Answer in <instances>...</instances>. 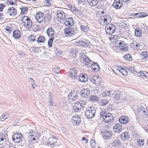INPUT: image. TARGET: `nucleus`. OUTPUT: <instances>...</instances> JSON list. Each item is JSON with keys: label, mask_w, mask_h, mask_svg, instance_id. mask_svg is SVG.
Returning a JSON list of instances; mask_svg holds the SVG:
<instances>
[{"label": "nucleus", "mask_w": 148, "mask_h": 148, "mask_svg": "<svg viewBox=\"0 0 148 148\" xmlns=\"http://www.w3.org/2000/svg\"><path fill=\"white\" fill-rule=\"evenodd\" d=\"M68 97L70 101H74L76 100L77 98V96L75 91L70 93L68 95Z\"/></svg>", "instance_id": "nucleus-14"}, {"label": "nucleus", "mask_w": 148, "mask_h": 148, "mask_svg": "<svg viewBox=\"0 0 148 148\" xmlns=\"http://www.w3.org/2000/svg\"><path fill=\"white\" fill-rule=\"evenodd\" d=\"M115 47L122 51L125 52L127 51L128 48L126 46L125 42L122 40L116 41L115 44Z\"/></svg>", "instance_id": "nucleus-1"}, {"label": "nucleus", "mask_w": 148, "mask_h": 148, "mask_svg": "<svg viewBox=\"0 0 148 148\" xmlns=\"http://www.w3.org/2000/svg\"><path fill=\"white\" fill-rule=\"evenodd\" d=\"M96 113V109L93 106L90 107L88 110H86L85 111L86 115L88 119H91L93 118Z\"/></svg>", "instance_id": "nucleus-2"}, {"label": "nucleus", "mask_w": 148, "mask_h": 148, "mask_svg": "<svg viewBox=\"0 0 148 148\" xmlns=\"http://www.w3.org/2000/svg\"><path fill=\"white\" fill-rule=\"evenodd\" d=\"M108 103V101L106 100H101L100 102V105L101 106H106V104Z\"/></svg>", "instance_id": "nucleus-46"}, {"label": "nucleus", "mask_w": 148, "mask_h": 148, "mask_svg": "<svg viewBox=\"0 0 148 148\" xmlns=\"http://www.w3.org/2000/svg\"><path fill=\"white\" fill-rule=\"evenodd\" d=\"M65 33L66 36H70L72 35H74L78 32V30L71 27L66 28L65 29Z\"/></svg>", "instance_id": "nucleus-6"}, {"label": "nucleus", "mask_w": 148, "mask_h": 148, "mask_svg": "<svg viewBox=\"0 0 148 148\" xmlns=\"http://www.w3.org/2000/svg\"><path fill=\"white\" fill-rule=\"evenodd\" d=\"M103 23L105 24H107L108 22L110 21L111 20L110 17L108 15H105L103 16Z\"/></svg>", "instance_id": "nucleus-30"}, {"label": "nucleus", "mask_w": 148, "mask_h": 148, "mask_svg": "<svg viewBox=\"0 0 148 148\" xmlns=\"http://www.w3.org/2000/svg\"><path fill=\"white\" fill-rule=\"evenodd\" d=\"M100 120L102 119L105 120H113V116L110 113H105V112L102 111L100 114Z\"/></svg>", "instance_id": "nucleus-4"}, {"label": "nucleus", "mask_w": 148, "mask_h": 148, "mask_svg": "<svg viewBox=\"0 0 148 148\" xmlns=\"http://www.w3.org/2000/svg\"><path fill=\"white\" fill-rule=\"evenodd\" d=\"M46 33L47 35L49 37H53L54 35V31L53 28L51 27L48 28L47 30Z\"/></svg>", "instance_id": "nucleus-20"}, {"label": "nucleus", "mask_w": 148, "mask_h": 148, "mask_svg": "<svg viewBox=\"0 0 148 148\" xmlns=\"http://www.w3.org/2000/svg\"><path fill=\"white\" fill-rule=\"evenodd\" d=\"M118 93H115L114 96V99L116 100L117 101L120 100L121 99V93L118 91L117 92Z\"/></svg>", "instance_id": "nucleus-42"}, {"label": "nucleus", "mask_w": 148, "mask_h": 148, "mask_svg": "<svg viewBox=\"0 0 148 148\" xmlns=\"http://www.w3.org/2000/svg\"><path fill=\"white\" fill-rule=\"evenodd\" d=\"M129 118L127 116H123L120 118L119 120H128Z\"/></svg>", "instance_id": "nucleus-54"}, {"label": "nucleus", "mask_w": 148, "mask_h": 148, "mask_svg": "<svg viewBox=\"0 0 148 148\" xmlns=\"http://www.w3.org/2000/svg\"><path fill=\"white\" fill-rule=\"evenodd\" d=\"M51 106H56V104L55 102L53 101L52 99H50L48 102Z\"/></svg>", "instance_id": "nucleus-60"}, {"label": "nucleus", "mask_w": 148, "mask_h": 148, "mask_svg": "<svg viewBox=\"0 0 148 148\" xmlns=\"http://www.w3.org/2000/svg\"><path fill=\"white\" fill-rule=\"evenodd\" d=\"M123 4V3L120 1V0H115L113 4V6L115 8L117 9L122 7Z\"/></svg>", "instance_id": "nucleus-16"}, {"label": "nucleus", "mask_w": 148, "mask_h": 148, "mask_svg": "<svg viewBox=\"0 0 148 148\" xmlns=\"http://www.w3.org/2000/svg\"><path fill=\"white\" fill-rule=\"evenodd\" d=\"M58 139L56 136L52 135L45 142V144L48 146H50L51 147H54L57 143Z\"/></svg>", "instance_id": "nucleus-3"}, {"label": "nucleus", "mask_w": 148, "mask_h": 148, "mask_svg": "<svg viewBox=\"0 0 148 148\" xmlns=\"http://www.w3.org/2000/svg\"><path fill=\"white\" fill-rule=\"evenodd\" d=\"M146 121H142L143 123L145 124L143 126V127L145 131L148 133V121L146 122Z\"/></svg>", "instance_id": "nucleus-39"}, {"label": "nucleus", "mask_w": 148, "mask_h": 148, "mask_svg": "<svg viewBox=\"0 0 148 148\" xmlns=\"http://www.w3.org/2000/svg\"><path fill=\"white\" fill-rule=\"evenodd\" d=\"M16 2V0H8L7 3V4L9 5H13L15 4Z\"/></svg>", "instance_id": "nucleus-49"}, {"label": "nucleus", "mask_w": 148, "mask_h": 148, "mask_svg": "<svg viewBox=\"0 0 148 148\" xmlns=\"http://www.w3.org/2000/svg\"><path fill=\"white\" fill-rule=\"evenodd\" d=\"M98 77H94L91 79L90 80L93 83L96 85H99L100 83V82L98 81Z\"/></svg>", "instance_id": "nucleus-33"}, {"label": "nucleus", "mask_w": 148, "mask_h": 148, "mask_svg": "<svg viewBox=\"0 0 148 148\" xmlns=\"http://www.w3.org/2000/svg\"><path fill=\"white\" fill-rule=\"evenodd\" d=\"M141 55L142 57H143L142 58L143 59L147 58L148 56V54L146 51L142 52L141 53Z\"/></svg>", "instance_id": "nucleus-53"}, {"label": "nucleus", "mask_w": 148, "mask_h": 148, "mask_svg": "<svg viewBox=\"0 0 148 148\" xmlns=\"http://www.w3.org/2000/svg\"><path fill=\"white\" fill-rule=\"evenodd\" d=\"M128 70L131 73H132L133 74H135L136 73V72L135 71L134 68V67H129L128 68Z\"/></svg>", "instance_id": "nucleus-59"}, {"label": "nucleus", "mask_w": 148, "mask_h": 148, "mask_svg": "<svg viewBox=\"0 0 148 148\" xmlns=\"http://www.w3.org/2000/svg\"><path fill=\"white\" fill-rule=\"evenodd\" d=\"M24 25L27 28H29L32 25V22L30 19L24 22Z\"/></svg>", "instance_id": "nucleus-28"}, {"label": "nucleus", "mask_w": 148, "mask_h": 148, "mask_svg": "<svg viewBox=\"0 0 148 148\" xmlns=\"http://www.w3.org/2000/svg\"><path fill=\"white\" fill-rule=\"evenodd\" d=\"M137 17L139 18L144 17L148 15V13L145 12H139L137 13Z\"/></svg>", "instance_id": "nucleus-36"}, {"label": "nucleus", "mask_w": 148, "mask_h": 148, "mask_svg": "<svg viewBox=\"0 0 148 148\" xmlns=\"http://www.w3.org/2000/svg\"><path fill=\"white\" fill-rule=\"evenodd\" d=\"M34 36L31 35L30 37H29V39L30 41L33 42L35 40Z\"/></svg>", "instance_id": "nucleus-63"}, {"label": "nucleus", "mask_w": 148, "mask_h": 148, "mask_svg": "<svg viewBox=\"0 0 148 148\" xmlns=\"http://www.w3.org/2000/svg\"><path fill=\"white\" fill-rule=\"evenodd\" d=\"M5 136L2 133H0V145L2 144L5 142Z\"/></svg>", "instance_id": "nucleus-37"}, {"label": "nucleus", "mask_w": 148, "mask_h": 148, "mask_svg": "<svg viewBox=\"0 0 148 148\" xmlns=\"http://www.w3.org/2000/svg\"><path fill=\"white\" fill-rule=\"evenodd\" d=\"M142 30L138 28H136L135 30V35L137 37H139L141 36L142 35Z\"/></svg>", "instance_id": "nucleus-32"}, {"label": "nucleus", "mask_w": 148, "mask_h": 148, "mask_svg": "<svg viewBox=\"0 0 148 148\" xmlns=\"http://www.w3.org/2000/svg\"><path fill=\"white\" fill-rule=\"evenodd\" d=\"M99 0H87L88 4L91 6L96 5L99 2Z\"/></svg>", "instance_id": "nucleus-23"}, {"label": "nucleus", "mask_w": 148, "mask_h": 148, "mask_svg": "<svg viewBox=\"0 0 148 148\" xmlns=\"http://www.w3.org/2000/svg\"><path fill=\"white\" fill-rule=\"evenodd\" d=\"M27 7H23L21 9V13L24 14L27 12Z\"/></svg>", "instance_id": "nucleus-58"}, {"label": "nucleus", "mask_w": 148, "mask_h": 148, "mask_svg": "<svg viewBox=\"0 0 148 148\" xmlns=\"http://www.w3.org/2000/svg\"><path fill=\"white\" fill-rule=\"evenodd\" d=\"M72 118V120H80L81 119L80 117L77 115H75Z\"/></svg>", "instance_id": "nucleus-50"}, {"label": "nucleus", "mask_w": 148, "mask_h": 148, "mask_svg": "<svg viewBox=\"0 0 148 148\" xmlns=\"http://www.w3.org/2000/svg\"><path fill=\"white\" fill-rule=\"evenodd\" d=\"M64 24L67 27H71L74 25L73 19L72 17H69L64 19Z\"/></svg>", "instance_id": "nucleus-9"}, {"label": "nucleus", "mask_w": 148, "mask_h": 148, "mask_svg": "<svg viewBox=\"0 0 148 148\" xmlns=\"http://www.w3.org/2000/svg\"><path fill=\"white\" fill-rule=\"evenodd\" d=\"M130 134L129 132H125L121 133L120 135V138L123 140L125 141L129 138Z\"/></svg>", "instance_id": "nucleus-13"}, {"label": "nucleus", "mask_w": 148, "mask_h": 148, "mask_svg": "<svg viewBox=\"0 0 148 148\" xmlns=\"http://www.w3.org/2000/svg\"><path fill=\"white\" fill-rule=\"evenodd\" d=\"M115 26L112 24L107 25L105 27V30L107 34H111L114 33L115 31Z\"/></svg>", "instance_id": "nucleus-5"}, {"label": "nucleus", "mask_w": 148, "mask_h": 148, "mask_svg": "<svg viewBox=\"0 0 148 148\" xmlns=\"http://www.w3.org/2000/svg\"><path fill=\"white\" fill-rule=\"evenodd\" d=\"M9 114L7 113H5L4 114H2L0 117V120H5L9 117Z\"/></svg>", "instance_id": "nucleus-38"}, {"label": "nucleus", "mask_w": 148, "mask_h": 148, "mask_svg": "<svg viewBox=\"0 0 148 148\" xmlns=\"http://www.w3.org/2000/svg\"><path fill=\"white\" fill-rule=\"evenodd\" d=\"M113 93L112 91H106L103 92V95L104 96H108L111 97L113 96Z\"/></svg>", "instance_id": "nucleus-35"}, {"label": "nucleus", "mask_w": 148, "mask_h": 148, "mask_svg": "<svg viewBox=\"0 0 148 148\" xmlns=\"http://www.w3.org/2000/svg\"><path fill=\"white\" fill-rule=\"evenodd\" d=\"M45 40V37L43 36H40L38 38V42H43Z\"/></svg>", "instance_id": "nucleus-51"}, {"label": "nucleus", "mask_w": 148, "mask_h": 148, "mask_svg": "<svg viewBox=\"0 0 148 148\" xmlns=\"http://www.w3.org/2000/svg\"><path fill=\"white\" fill-rule=\"evenodd\" d=\"M120 69H121L120 73H121L123 75H127V72L125 69H123V67L122 66L121 68Z\"/></svg>", "instance_id": "nucleus-52"}, {"label": "nucleus", "mask_w": 148, "mask_h": 148, "mask_svg": "<svg viewBox=\"0 0 148 148\" xmlns=\"http://www.w3.org/2000/svg\"><path fill=\"white\" fill-rule=\"evenodd\" d=\"M54 38L53 37L49 39L48 42V45L49 47H52L53 42V39Z\"/></svg>", "instance_id": "nucleus-48"}, {"label": "nucleus", "mask_w": 148, "mask_h": 148, "mask_svg": "<svg viewBox=\"0 0 148 148\" xmlns=\"http://www.w3.org/2000/svg\"><path fill=\"white\" fill-rule=\"evenodd\" d=\"M44 17V13L41 12H38V23H40L43 20Z\"/></svg>", "instance_id": "nucleus-21"}, {"label": "nucleus", "mask_w": 148, "mask_h": 148, "mask_svg": "<svg viewBox=\"0 0 148 148\" xmlns=\"http://www.w3.org/2000/svg\"><path fill=\"white\" fill-rule=\"evenodd\" d=\"M49 1H46V2L45 3V6H49L51 5L52 3L50 2Z\"/></svg>", "instance_id": "nucleus-64"}, {"label": "nucleus", "mask_w": 148, "mask_h": 148, "mask_svg": "<svg viewBox=\"0 0 148 148\" xmlns=\"http://www.w3.org/2000/svg\"><path fill=\"white\" fill-rule=\"evenodd\" d=\"M80 26L82 32H87L89 31V28L87 25H81Z\"/></svg>", "instance_id": "nucleus-29"}, {"label": "nucleus", "mask_w": 148, "mask_h": 148, "mask_svg": "<svg viewBox=\"0 0 148 148\" xmlns=\"http://www.w3.org/2000/svg\"><path fill=\"white\" fill-rule=\"evenodd\" d=\"M123 58L126 60L131 61L132 60V58L131 55L129 53L125 54L123 56Z\"/></svg>", "instance_id": "nucleus-41"}, {"label": "nucleus", "mask_w": 148, "mask_h": 148, "mask_svg": "<svg viewBox=\"0 0 148 148\" xmlns=\"http://www.w3.org/2000/svg\"><path fill=\"white\" fill-rule=\"evenodd\" d=\"M81 121H79V122H78L77 121H72V122L74 125L78 126L79 124Z\"/></svg>", "instance_id": "nucleus-61"}, {"label": "nucleus", "mask_w": 148, "mask_h": 148, "mask_svg": "<svg viewBox=\"0 0 148 148\" xmlns=\"http://www.w3.org/2000/svg\"><path fill=\"white\" fill-rule=\"evenodd\" d=\"M121 68V66H115L114 69H112V71L114 73L117 74L120 73L121 71L120 69Z\"/></svg>", "instance_id": "nucleus-31"}, {"label": "nucleus", "mask_w": 148, "mask_h": 148, "mask_svg": "<svg viewBox=\"0 0 148 148\" xmlns=\"http://www.w3.org/2000/svg\"><path fill=\"white\" fill-rule=\"evenodd\" d=\"M91 67L92 70L95 71H97L100 69L99 66L97 63L93 62L91 65Z\"/></svg>", "instance_id": "nucleus-18"}, {"label": "nucleus", "mask_w": 148, "mask_h": 148, "mask_svg": "<svg viewBox=\"0 0 148 148\" xmlns=\"http://www.w3.org/2000/svg\"><path fill=\"white\" fill-rule=\"evenodd\" d=\"M114 131L116 132L119 133L122 130V127L120 123H116L113 127Z\"/></svg>", "instance_id": "nucleus-15"}, {"label": "nucleus", "mask_w": 148, "mask_h": 148, "mask_svg": "<svg viewBox=\"0 0 148 148\" xmlns=\"http://www.w3.org/2000/svg\"><path fill=\"white\" fill-rule=\"evenodd\" d=\"M75 43L77 45L82 46L84 47H88V44L82 41H79L76 42Z\"/></svg>", "instance_id": "nucleus-26"}, {"label": "nucleus", "mask_w": 148, "mask_h": 148, "mask_svg": "<svg viewBox=\"0 0 148 148\" xmlns=\"http://www.w3.org/2000/svg\"><path fill=\"white\" fill-rule=\"evenodd\" d=\"M13 37L15 38L18 39L21 36V33L18 30H16L13 32Z\"/></svg>", "instance_id": "nucleus-24"}, {"label": "nucleus", "mask_w": 148, "mask_h": 148, "mask_svg": "<svg viewBox=\"0 0 148 148\" xmlns=\"http://www.w3.org/2000/svg\"><path fill=\"white\" fill-rule=\"evenodd\" d=\"M77 53V51L74 48H72L70 51V56L73 57H75Z\"/></svg>", "instance_id": "nucleus-27"}, {"label": "nucleus", "mask_w": 148, "mask_h": 148, "mask_svg": "<svg viewBox=\"0 0 148 148\" xmlns=\"http://www.w3.org/2000/svg\"><path fill=\"white\" fill-rule=\"evenodd\" d=\"M88 80V77L82 74H80L79 75V80L82 82H85Z\"/></svg>", "instance_id": "nucleus-22"}, {"label": "nucleus", "mask_w": 148, "mask_h": 148, "mask_svg": "<svg viewBox=\"0 0 148 148\" xmlns=\"http://www.w3.org/2000/svg\"><path fill=\"white\" fill-rule=\"evenodd\" d=\"M57 18L58 21H60L61 20H64L66 16L64 13L61 10H58L57 12Z\"/></svg>", "instance_id": "nucleus-11"}, {"label": "nucleus", "mask_w": 148, "mask_h": 148, "mask_svg": "<svg viewBox=\"0 0 148 148\" xmlns=\"http://www.w3.org/2000/svg\"><path fill=\"white\" fill-rule=\"evenodd\" d=\"M141 111H142L144 113V114L145 115H148V107L146 108V109H141Z\"/></svg>", "instance_id": "nucleus-56"}, {"label": "nucleus", "mask_w": 148, "mask_h": 148, "mask_svg": "<svg viewBox=\"0 0 148 148\" xmlns=\"http://www.w3.org/2000/svg\"><path fill=\"white\" fill-rule=\"evenodd\" d=\"M102 136L105 140H108L111 138L112 135V133L111 131L107 130L102 133Z\"/></svg>", "instance_id": "nucleus-8"}, {"label": "nucleus", "mask_w": 148, "mask_h": 148, "mask_svg": "<svg viewBox=\"0 0 148 148\" xmlns=\"http://www.w3.org/2000/svg\"><path fill=\"white\" fill-rule=\"evenodd\" d=\"M90 94V91L87 89H84L81 90V95L83 97H87Z\"/></svg>", "instance_id": "nucleus-19"}, {"label": "nucleus", "mask_w": 148, "mask_h": 148, "mask_svg": "<svg viewBox=\"0 0 148 148\" xmlns=\"http://www.w3.org/2000/svg\"><path fill=\"white\" fill-rule=\"evenodd\" d=\"M8 13L9 14L10 16H13L16 14L17 12L15 8L12 7L8 8Z\"/></svg>", "instance_id": "nucleus-17"}, {"label": "nucleus", "mask_w": 148, "mask_h": 148, "mask_svg": "<svg viewBox=\"0 0 148 148\" xmlns=\"http://www.w3.org/2000/svg\"><path fill=\"white\" fill-rule=\"evenodd\" d=\"M81 59L85 65H88L90 64L91 61L90 59L84 54H81L80 56Z\"/></svg>", "instance_id": "nucleus-7"}, {"label": "nucleus", "mask_w": 148, "mask_h": 148, "mask_svg": "<svg viewBox=\"0 0 148 148\" xmlns=\"http://www.w3.org/2000/svg\"><path fill=\"white\" fill-rule=\"evenodd\" d=\"M81 109L82 108H80L76 103H75V105L73 106V110L75 112H79L81 111Z\"/></svg>", "instance_id": "nucleus-34"}, {"label": "nucleus", "mask_w": 148, "mask_h": 148, "mask_svg": "<svg viewBox=\"0 0 148 148\" xmlns=\"http://www.w3.org/2000/svg\"><path fill=\"white\" fill-rule=\"evenodd\" d=\"M145 71H140L138 73V75L142 78H145Z\"/></svg>", "instance_id": "nucleus-47"}, {"label": "nucleus", "mask_w": 148, "mask_h": 148, "mask_svg": "<svg viewBox=\"0 0 148 148\" xmlns=\"http://www.w3.org/2000/svg\"><path fill=\"white\" fill-rule=\"evenodd\" d=\"M137 144L139 146H143L145 144V141L141 139H137Z\"/></svg>", "instance_id": "nucleus-44"}, {"label": "nucleus", "mask_w": 148, "mask_h": 148, "mask_svg": "<svg viewBox=\"0 0 148 148\" xmlns=\"http://www.w3.org/2000/svg\"><path fill=\"white\" fill-rule=\"evenodd\" d=\"M112 144L115 146H120L121 144V143L120 140L116 139L113 141Z\"/></svg>", "instance_id": "nucleus-40"}, {"label": "nucleus", "mask_w": 148, "mask_h": 148, "mask_svg": "<svg viewBox=\"0 0 148 148\" xmlns=\"http://www.w3.org/2000/svg\"><path fill=\"white\" fill-rule=\"evenodd\" d=\"M76 103L80 108H82H82H84L85 107L86 103L84 101L80 100L76 102Z\"/></svg>", "instance_id": "nucleus-25"}, {"label": "nucleus", "mask_w": 148, "mask_h": 148, "mask_svg": "<svg viewBox=\"0 0 148 148\" xmlns=\"http://www.w3.org/2000/svg\"><path fill=\"white\" fill-rule=\"evenodd\" d=\"M11 28L9 27V26L7 27L5 29V31L7 32H8L9 33H11Z\"/></svg>", "instance_id": "nucleus-62"}, {"label": "nucleus", "mask_w": 148, "mask_h": 148, "mask_svg": "<svg viewBox=\"0 0 148 148\" xmlns=\"http://www.w3.org/2000/svg\"><path fill=\"white\" fill-rule=\"evenodd\" d=\"M70 75L73 79H76L77 77V71L76 69L73 68L70 70Z\"/></svg>", "instance_id": "nucleus-12"}, {"label": "nucleus", "mask_w": 148, "mask_h": 148, "mask_svg": "<svg viewBox=\"0 0 148 148\" xmlns=\"http://www.w3.org/2000/svg\"><path fill=\"white\" fill-rule=\"evenodd\" d=\"M99 98L96 96H92L90 98V100L93 101H98Z\"/></svg>", "instance_id": "nucleus-45"}, {"label": "nucleus", "mask_w": 148, "mask_h": 148, "mask_svg": "<svg viewBox=\"0 0 148 148\" xmlns=\"http://www.w3.org/2000/svg\"><path fill=\"white\" fill-rule=\"evenodd\" d=\"M30 18H29V17L27 16H23V18L22 19V22L23 23H24V22H25L26 21H27V20H29Z\"/></svg>", "instance_id": "nucleus-57"}, {"label": "nucleus", "mask_w": 148, "mask_h": 148, "mask_svg": "<svg viewBox=\"0 0 148 148\" xmlns=\"http://www.w3.org/2000/svg\"><path fill=\"white\" fill-rule=\"evenodd\" d=\"M22 135L20 133L15 134L12 137V140L15 143H18L22 140Z\"/></svg>", "instance_id": "nucleus-10"}, {"label": "nucleus", "mask_w": 148, "mask_h": 148, "mask_svg": "<svg viewBox=\"0 0 148 148\" xmlns=\"http://www.w3.org/2000/svg\"><path fill=\"white\" fill-rule=\"evenodd\" d=\"M140 45V44H137L136 43H133L131 44V46L132 47L133 46L134 49L136 50L139 49Z\"/></svg>", "instance_id": "nucleus-43"}, {"label": "nucleus", "mask_w": 148, "mask_h": 148, "mask_svg": "<svg viewBox=\"0 0 148 148\" xmlns=\"http://www.w3.org/2000/svg\"><path fill=\"white\" fill-rule=\"evenodd\" d=\"M90 143V145L92 148H95L96 143L95 140H92Z\"/></svg>", "instance_id": "nucleus-55"}]
</instances>
